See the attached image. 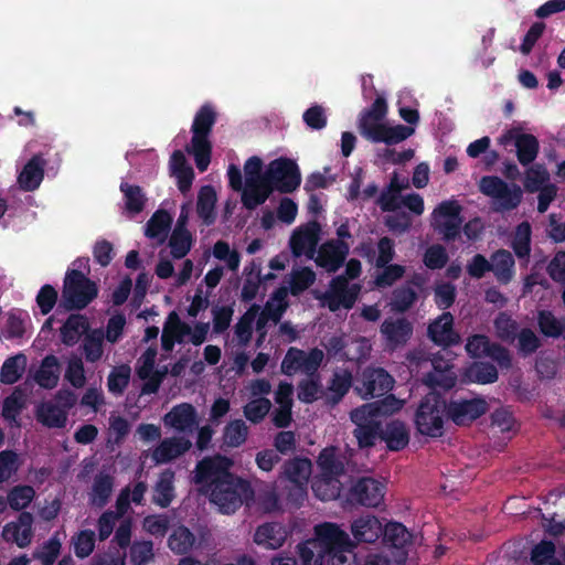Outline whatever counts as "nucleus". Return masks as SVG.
I'll return each instance as SVG.
<instances>
[{
	"mask_svg": "<svg viewBox=\"0 0 565 565\" xmlns=\"http://www.w3.org/2000/svg\"><path fill=\"white\" fill-rule=\"evenodd\" d=\"M388 110L386 98L377 95L369 108L360 113L358 129L360 135L366 140L379 143L384 142L393 146L406 140L414 134V128L396 125L388 126L382 120L386 117Z\"/></svg>",
	"mask_w": 565,
	"mask_h": 565,
	"instance_id": "obj_1",
	"label": "nucleus"
},
{
	"mask_svg": "<svg viewBox=\"0 0 565 565\" xmlns=\"http://www.w3.org/2000/svg\"><path fill=\"white\" fill-rule=\"evenodd\" d=\"M216 119L217 115L213 106L204 104L196 111L192 122V139L191 145L186 147V151L193 154L200 172H204L211 162L212 143L209 137Z\"/></svg>",
	"mask_w": 565,
	"mask_h": 565,
	"instance_id": "obj_2",
	"label": "nucleus"
},
{
	"mask_svg": "<svg viewBox=\"0 0 565 565\" xmlns=\"http://www.w3.org/2000/svg\"><path fill=\"white\" fill-rule=\"evenodd\" d=\"M362 271L361 262L351 258L345 266V274L333 277L330 288L319 299L331 312L338 311L341 307L351 309L359 297L361 287L358 284L349 285V279H356Z\"/></svg>",
	"mask_w": 565,
	"mask_h": 565,
	"instance_id": "obj_3",
	"label": "nucleus"
},
{
	"mask_svg": "<svg viewBox=\"0 0 565 565\" xmlns=\"http://www.w3.org/2000/svg\"><path fill=\"white\" fill-rule=\"evenodd\" d=\"M254 494V489L247 480L231 473L228 478L216 484L207 495L222 513L231 514L244 503L248 504L253 501Z\"/></svg>",
	"mask_w": 565,
	"mask_h": 565,
	"instance_id": "obj_4",
	"label": "nucleus"
},
{
	"mask_svg": "<svg viewBox=\"0 0 565 565\" xmlns=\"http://www.w3.org/2000/svg\"><path fill=\"white\" fill-rule=\"evenodd\" d=\"M98 296L97 284L78 269L65 274L60 306L67 311L85 309Z\"/></svg>",
	"mask_w": 565,
	"mask_h": 565,
	"instance_id": "obj_5",
	"label": "nucleus"
},
{
	"mask_svg": "<svg viewBox=\"0 0 565 565\" xmlns=\"http://www.w3.org/2000/svg\"><path fill=\"white\" fill-rule=\"evenodd\" d=\"M446 414V399L438 392H429L419 402L415 412V426L417 431L427 437L439 438L444 435V416Z\"/></svg>",
	"mask_w": 565,
	"mask_h": 565,
	"instance_id": "obj_6",
	"label": "nucleus"
},
{
	"mask_svg": "<svg viewBox=\"0 0 565 565\" xmlns=\"http://www.w3.org/2000/svg\"><path fill=\"white\" fill-rule=\"evenodd\" d=\"M316 540L324 553L327 565L335 563V558H349L353 555L354 543L349 534L335 523H322L316 526Z\"/></svg>",
	"mask_w": 565,
	"mask_h": 565,
	"instance_id": "obj_7",
	"label": "nucleus"
},
{
	"mask_svg": "<svg viewBox=\"0 0 565 565\" xmlns=\"http://www.w3.org/2000/svg\"><path fill=\"white\" fill-rule=\"evenodd\" d=\"M380 407L374 404H365L351 412V420L355 424L353 435L360 448H370L381 439L382 424L376 419Z\"/></svg>",
	"mask_w": 565,
	"mask_h": 565,
	"instance_id": "obj_8",
	"label": "nucleus"
},
{
	"mask_svg": "<svg viewBox=\"0 0 565 565\" xmlns=\"http://www.w3.org/2000/svg\"><path fill=\"white\" fill-rule=\"evenodd\" d=\"M461 212L462 206L456 200L443 201L434 210L431 226L445 242H455L460 237L463 223Z\"/></svg>",
	"mask_w": 565,
	"mask_h": 565,
	"instance_id": "obj_9",
	"label": "nucleus"
},
{
	"mask_svg": "<svg viewBox=\"0 0 565 565\" xmlns=\"http://www.w3.org/2000/svg\"><path fill=\"white\" fill-rule=\"evenodd\" d=\"M231 467L232 460L225 456L205 457L196 463L193 481L202 493L209 494L216 484L230 477Z\"/></svg>",
	"mask_w": 565,
	"mask_h": 565,
	"instance_id": "obj_10",
	"label": "nucleus"
},
{
	"mask_svg": "<svg viewBox=\"0 0 565 565\" xmlns=\"http://www.w3.org/2000/svg\"><path fill=\"white\" fill-rule=\"evenodd\" d=\"M264 178L273 188V191L280 193H291L297 190L301 183V174L298 164L285 157L269 162Z\"/></svg>",
	"mask_w": 565,
	"mask_h": 565,
	"instance_id": "obj_11",
	"label": "nucleus"
},
{
	"mask_svg": "<svg viewBox=\"0 0 565 565\" xmlns=\"http://www.w3.org/2000/svg\"><path fill=\"white\" fill-rule=\"evenodd\" d=\"M385 486L371 477L356 479L345 494L351 507L377 508L384 501Z\"/></svg>",
	"mask_w": 565,
	"mask_h": 565,
	"instance_id": "obj_12",
	"label": "nucleus"
},
{
	"mask_svg": "<svg viewBox=\"0 0 565 565\" xmlns=\"http://www.w3.org/2000/svg\"><path fill=\"white\" fill-rule=\"evenodd\" d=\"M489 405L481 397L451 398L446 401V415L457 426L470 425L488 412Z\"/></svg>",
	"mask_w": 565,
	"mask_h": 565,
	"instance_id": "obj_13",
	"label": "nucleus"
},
{
	"mask_svg": "<svg viewBox=\"0 0 565 565\" xmlns=\"http://www.w3.org/2000/svg\"><path fill=\"white\" fill-rule=\"evenodd\" d=\"M466 351L472 358L489 356L503 367L511 365V356L508 349L491 342L484 334L469 337L466 343Z\"/></svg>",
	"mask_w": 565,
	"mask_h": 565,
	"instance_id": "obj_14",
	"label": "nucleus"
},
{
	"mask_svg": "<svg viewBox=\"0 0 565 565\" xmlns=\"http://www.w3.org/2000/svg\"><path fill=\"white\" fill-rule=\"evenodd\" d=\"M510 141L514 143L520 164L527 167L534 162L540 152V142L534 135L510 129L500 137V142L508 145Z\"/></svg>",
	"mask_w": 565,
	"mask_h": 565,
	"instance_id": "obj_15",
	"label": "nucleus"
},
{
	"mask_svg": "<svg viewBox=\"0 0 565 565\" xmlns=\"http://www.w3.org/2000/svg\"><path fill=\"white\" fill-rule=\"evenodd\" d=\"M349 253L348 242L328 239L320 246L316 263L328 273H335L343 266Z\"/></svg>",
	"mask_w": 565,
	"mask_h": 565,
	"instance_id": "obj_16",
	"label": "nucleus"
},
{
	"mask_svg": "<svg viewBox=\"0 0 565 565\" xmlns=\"http://www.w3.org/2000/svg\"><path fill=\"white\" fill-rule=\"evenodd\" d=\"M413 324L406 318H386L380 328L386 347L395 350L407 343L413 334Z\"/></svg>",
	"mask_w": 565,
	"mask_h": 565,
	"instance_id": "obj_17",
	"label": "nucleus"
},
{
	"mask_svg": "<svg viewBox=\"0 0 565 565\" xmlns=\"http://www.w3.org/2000/svg\"><path fill=\"white\" fill-rule=\"evenodd\" d=\"M33 521L32 513L22 511L17 521L4 525L2 537L7 542L15 543L21 548L29 546L33 537Z\"/></svg>",
	"mask_w": 565,
	"mask_h": 565,
	"instance_id": "obj_18",
	"label": "nucleus"
},
{
	"mask_svg": "<svg viewBox=\"0 0 565 565\" xmlns=\"http://www.w3.org/2000/svg\"><path fill=\"white\" fill-rule=\"evenodd\" d=\"M427 333L435 344L445 348L458 344L460 341L459 334L454 330V317L450 312H443L430 322Z\"/></svg>",
	"mask_w": 565,
	"mask_h": 565,
	"instance_id": "obj_19",
	"label": "nucleus"
},
{
	"mask_svg": "<svg viewBox=\"0 0 565 565\" xmlns=\"http://www.w3.org/2000/svg\"><path fill=\"white\" fill-rule=\"evenodd\" d=\"M431 365L433 370L423 377L424 384L431 388V392H437L438 388L451 390L457 383V375L452 371V366L443 359L433 360Z\"/></svg>",
	"mask_w": 565,
	"mask_h": 565,
	"instance_id": "obj_20",
	"label": "nucleus"
},
{
	"mask_svg": "<svg viewBox=\"0 0 565 565\" xmlns=\"http://www.w3.org/2000/svg\"><path fill=\"white\" fill-rule=\"evenodd\" d=\"M320 232L321 226L317 221L309 222L307 225L294 231L289 241L294 256L300 257L307 250L313 253L319 242Z\"/></svg>",
	"mask_w": 565,
	"mask_h": 565,
	"instance_id": "obj_21",
	"label": "nucleus"
},
{
	"mask_svg": "<svg viewBox=\"0 0 565 565\" xmlns=\"http://www.w3.org/2000/svg\"><path fill=\"white\" fill-rule=\"evenodd\" d=\"M393 376L382 367L367 370L363 373L364 397L383 396L393 388Z\"/></svg>",
	"mask_w": 565,
	"mask_h": 565,
	"instance_id": "obj_22",
	"label": "nucleus"
},
{
	"mask_svg": "<svg viewBox=\"0 0 565 565\" xmlns=\"http://www.w3.org/2000/svg\"><path fill=\"white\" fill-rule=\"evenodd\" d=\"M273 193V188L265 178L257 181L248 178L245 180L241 200L246 210L253 211L259 205H263Z\"/></svg>",
	"mask_w": 565,
	"mask_h": 565,
	"instance_id": "obj_23",
	"label": "nucleus"
},
{
	"mask_svg": "<svg viewBox=\"0 0 565 565\" xmlns=\"http://www.w3.org/2000/svg\"><path fill=\"white\" fill-rule=\"evenodd\" d=\"M46 160L42 154H34L18 175V183L23 191H35L44 178Z\"/></svg>",
	"mask_w": 565,
	"mask_h": 565,
	"instance_id": "obj_24",
	"label": "nucleus"
},
{
	"mask_svg": "<svg viewBox=\"0 0 565 565\" xmlns=\"http://www.w3.org/2000/svg\"><path fill=\"white\" fill-rule=\"evenodd\" d=\"M311 461L308 458L296 457L287 460L282 466V475L297 486L299 494L303 498L306 487L311 475Z\"/></svg>",
	"mask_w": 565,
	"mask_h": 565,
	"instance_id": "obj_25",
	"label": "nucleus"
},
{
	"mask_svg": "<svg viewBox=\"0 0 565 565\" xmlns=\"http://www.w3.org/2000/svg\"><path fill=\"white\" fill-rule=\"evenodd\" d=\"M351 533L359 543H374L383 533L380 520L374 515H362L351 524Z\"/></svg>",
	"mask_w": 565,
	"mask_h": 565,
	"instance_id": "obj_26",
	"label": "nucleus"
},
{
	"mask_svg": "<svg viewBox=\"0 0 565 565\" xmlns=\"http://www.w3.org/2000/svg\"><path fill=\"white\" fill-rule=\"evenodd\" d=\"M286 527L278 522H268L257 527L254 542L267 550H277L287 539Z\"/></svg>",
	"mask_w": 565,
	"mask_h": 565,
	"instance_id": "obj_27",
	"label": "nucleus"
},
{
	"mask_svg": "<svg viewBox=\"0 0 565 565\" xmlns=\"http://www.w3.org/2000/svg\"><path fill=\"white\" fill-rule=\"evenodd\" d=\"M192 447L185 437L164 438L153 450L152 458L157 463H167L184 455Z\"/></svg>",
	"mask_w": 565,
	"mask_h": 565,
	"instance_id": "obj_28",
	"label": "nucleus"
},
{
	"mask_svg": "<svg viewBox=\"0 0 565 565\" xmlns=\"http://www.w3.org/2000/svg\"><path fill=\"white\" fill-rule=\"evenodd\" d=\"M89 322L84 315L71 313L60 329V338L66 347H74L82 335L89 331Z\"/></svg>",
	"mask_w": 565,
	"mask_h": 565,
	"instance_id": "obj_29",
	"label": "nucleus"
},
{
	"mask_svg": "<svg viewBox=\"0 0 565 565\" xmlns=\"http://www.w3.org/2000/svg\"><path fill=\"white\" fill-rule=\"evenodd\" d=\"M164 423L178 431L191 430L198 424L196 411L192 404L182 403L164 416Z\"/></svg>",
	"mask_w": 565,
	"mask_h": 565,
	"instance_id": "obj_30",
	"label": "nucleus"
},
{
	"mask_svg": "<svg viewBox=\"0 0 565 565\" xmlns=\"http://www.w3.org/2000/svg\"><path fill=\"white\" fill-rule=\"evenodd\" d=\"M352 373L347 370H335L327 386L326 401L331 406L339 404L352 386Z\"/></svg>",
	"mask_w": 565,
	"mask_h": 565,
	"instance_id": "obj_31",
	"label": "nucleus"
},
{
	"mask_svg": "<svg viewBox=\"0 0 565 565\" xmlns=\"http://www.w3.org/2000/svg\"><path fill=\"white\" fill-rule=\"evenodd\" d=\"M319 476L340 478L345 472L344 462L338 454V448L330 446L323 448L318 458Z\"/></svg>",
	"mask_w": 565,
	"mask_h": 565,
	"instance_id": "obj_32",
	"label": "nucleus"
},
{
	"mask_svg": "<svg viewBox=\"0 0 565 565\" xmlns=\"http://www.w3.org/2000/svg\"><path fill=\"white\" fill-rule=\"evenodd\" d=\"M115 479L103 471L95 475L89 492V504L95 508H104L109 502L114 490Z\"/></svg>",
	"mask_w": 565,
	"mask_h": 565,
	"instance_id": "obj_33",
	"label": "nucleus"
},
{
	"mask_svg": "<svg viewBox=\"0 0 565 565\" xmlns=\"http://www.w3.org/2000/svg\"><path fill=\"white\" fill-rule=\"evenodd\" d=\"M381 440L386 443L391 451L403 450L409 443V433L406 425L401 420H391L382 427Z\"/></svg>",
	"mask_w": 565,
	"mask_h": 565,
	"instance_id": "obj_34",
	"label": "nucleus"
},
{
	"mask_svg": "<svg viewBox=\"0 0 565 565\" xmlns=\"http://www.w3.org/2000/svg\"><path fill=\"white\" fill-rule=\"evenodd\" d=\"M58 379V359L53 354H49L42 360V363L34 375V380L41 387L51 390L57 385Z\"/></svg>",
	"mask_w": 565,
	"mask_h": 565,
	"instance_id": "obj_35",
	"label": "nucleus"
},
{
	"mask_svg": "<svg viewBox=\"0 0 565 565\" xmlns=\"http://www.w3.org/2000/svg\"><path fill=\"white\" fill-rule=\"evenodd\" d=\"M216 200V192L212 185H203L200 189L196 202V213L207 226L215 222Z\"/></svg>",
	"mask_w": 565,
	"mask_h": 565,
	"instance_id": "obj_36",
	"label": "nucleus"
},
{
	"mask_svg": "<svg viewBox=\"0 0 565 565\" xmlns=\"http://www.w3.org/2000/svg\"><path fill=\"white\" fill-rule=\"evenodd\" d=\"M36 419L45 427L63 428L67 422V413L52 402H44L36 409Z\"/></svg>",
	"mask_w": 565,
	"mask_h": 565,
	"instance_id": "obj_37",
	"label": "nucleus"
},
{
	"mask_svg": "<svg viewBox=\"0 0 565 565\" xmlns=\"http://www.w3.org/2000/svg\"><path fill=\"white\" fill-rule=\"evenodd\" d=\"M172 217L166 210H157L146 224L145 235L162 243L171 228Z\"/></svg>",
	"mask_w": 565,
	"mask_h": 565,
	"instance_id": "obj_38",
	"label": "nucleus"
},
{
	"mask_svg": "<svg viewBox=\"0 0 565 565\" xmlns=\"http://www.w3.org/2000/svg\"><path fill=\"white\" fill-rule=\"evenodd\" d=\"M174 473L171 470L163 471L153 487L152 502L160 508H168L174 498Z\"/></svg>",
	"mask_w": 565,
	"mask_h": 565,
	"instance_id": "obj_39",
	"label": "nucleus"
},
{
	"mask_svg": "<svg viewBox=\"0 0 565 565\" xmlns=\"http://www.w3.org/2000/svg\"><path fill=\"white\" fill-rule=\"evenodd\" d=\"M311 489L321 501H331L340 497L342 483L338 478L317 476L312 480Z\"/></svg>",
	"mask_w": 565,
	"mask_h": 565,
	"instance_id": "obj_40",
	"label": "nucleus"
},
{
	"mask_svg": "<svg viewBox=\"0 0 565 565\" xmlns=\"http://www.w3.org/2000/svg\"><path fill=\"white\" fill-rule=\"evenodd\" d=\"M492 269L497 279L502 284H508L513 276L514 259L507 249H499L492 255Z\"/></svg>",
	"mask_w": 565,
	"mask_h": 565,
	"instance_id": "obj_41",
	"label": "nucleus"
},
{
	"mask_svg": "<svg viewBox=\"0 0 565 565\" xmlns=\"http://www.w3.org/2000/svg\"><path fill=\"white\" fill-rule=\"evenodd\" d=\"M25 364L26 358L22 353L8 358L0 370V382L8 385L18 382L24 372Z\"/></svg>",
	"mask_w": 565,
	"mask_h": 565,
	"instance_id": "obj_42",
	"label": "nucleus"
},
{
	"mask_svg": "<svg viewBox=\"0 0 565 565\" xmlns=\"http://www.w3.org/2000/svg\"><path fill=\"white\" fill-rule=\"evenodd\" d=\"M120 191L124 193L125 207L128 213L135 215L143 211L147 199L141 186L121 182Z\"/></svg>",
	"mask_w": 565,
	"mask_h": 565,
	"instance_id": "obj_43",
	"label": "nucleus"
},
{
	"mask_svg": "<svg viewBox=\"0 0 565 565\" xmlns=\"http://www.w3.org/2000/svg\"><path fill=\"white\" fill-rule=\"evenodd\" d=\"M532 228L527 221L521 222L516 228L512 241V249L518 258L527 259L531 254Z\"/></svg>",
	"mask_w": 565,
	"mask_h": 565,
	"instance_id": "obj_44",
	"label": "nucleus"
},
{
	"mask_svg": "<svg viewBox=\"0 0 565 565\" xmlns=\"http://www.w3.org/2000/svg\"><path fill=\"white\" fill-rule=\"evenodd\" d=\"M194 543V534L184 525L175 527L168 539L169 548L181 555L190 552Z\"/></svg>",
	"mask_w": 565,
	"mask_h": 565,
	"instance_id": "obj_45",
	"label": "nucleus"
},
{
	"mask_svg": "<svg viewBox=\"0 0 565 565\" xmlns=\"http://www.w3.org/2000/svg\"><path fill=\"white\" fill-rule=\"evenodd\" d=\"M382 535L384 542L395 548L405 547L412 539L406 526L399 522H388L385 527H383Z\"/></svg>",
	"mask_w": 565,
	"mask_h": 565,
	"instance_id": "obj_46",
	"label": "nucleus"
},
{
	"mask_svg": "<svg viewBox=\"0 0 565 565\" xmlns=\"http://www.w3.org/2000/svg\"><path fill=\"white\" fill-rule=\"evenodd\" d=\"M494 329L497 337L504 342H513L516 339L519 331V323L504 311H501L495 317Z\"/></svg>",
	"mask_w": 565,
	"mask_h": 565,
	"instance_id": "obj_47",
	"label": "nucleus"
},
{
	"mask_svg": "<svg viewBox=\"0 0 565 565\" xmlns=\"http://www.w3.org/2000/svg\"><path fill=\"white\" fill-rule=\"evenodd\" d=\"M297 548L302 565H327L324 553L316 539L298 544Z\"/></svg>",
	"mask_w": 565,
	"mask_h": 565,
	"instance_id": "obj_48",
	"label": "nucleus"
},
{
	"mask_svg": "<svg viewBox=\"0 0 565 565\" xmlns=\"http://www.w3.org/2000/svg\"><path fill=\"white\" fill-rule=\"evenodd\" d=\"M35 497L33 487L26 484L14 486L7 495L9 507L14 511H22Z\"/></svg>",
	"mask_w": 565,
	"mask_h": 565,
	"instance_id": "obj_49",
	"label": "nucleus"
},
{
	"mask_svg": "<svg viewBox=\"0 0 565 565\" xmlns=\"http://www.w3.org/2000/svg\"><path fill=\"white\" fill-rule=\"evenodd\" d=\"M258 309L259 307L257 305H253L235 324L234 332L241 347H246L252 340L253 322Z\"/></svg>",
	"mask_w": 565,
	"mask_h": 565,
	"instance_id": "obj_50",
	"label": "nucleus"
},
{
	"mask_svg": "<svg viewBox=\"0 0 565 565\" xmlns=\"http://www.w3.org/2000/svg\"><path fill=\"white\" fill-rule=\"evenodd\" d=\"M248 436V427L242 419H234L224 427V443L232 448L242 446Z\"/></svg>",
	"mask_w": 565,
	"mask_h": 565,
	"instance_id": "obj_51",
	"label": "nucleus"
},
{
	"mask_svg": "<svg viewBox=\"0 0 565 565\" xmlns=\"http://www.w3.org/2000/svg\"><path fill=\"white\" fill-rule=\"evenodd\" d=\"M467 376L473 383L490 384L498 380V370L492 363L475 362L467 371Z\"/></svg>",
	"mask_w": 565,
	"mask_h": 565,
	"instance_id": "obj_52",
	"label": "nucleus"
},
{
	"mask_svg": "<svg viewBox=\"0 0 565 565\" xmlns=\"http://www.w3.org/2000/svg\"><path fill=\"white\" fill-rule=\"evenodd\" d=\"M24 406V393L20 387H15L13 392L3 399L2 417L9 422H17Z\"/></svg>",
	"mask_w": 565,
	"mask_h": 565,
	"instance_id": "obj_53",
	"label": "nucleus"
},
{
	"mask_svg": "<svg viewBox=\"0 0 565 565\" xmlns=\"http://www.w3.org/2000/svg\"><path fill=\"white\" fill-rule=\"evenodd\" d=\"M131 375L128 364H121L111 370L107 379V387L114 395H121L127 388Z\"/></svg>",
	"mask_w": 565,
	"mask_h": 565,
	"instance_id": "obj_54",
	"label": "nucleus"
},
{
	"mask_svg": "<svg viewBox=\"0 0 565 565\" xmlns=\"http://www.w3.org/2000/svg\"><path fill=\"white\" fill-rule=\"evenodd\" d=\"M537 326L540 332L547 338L557 339L564 332L563 323L550 310L537 312Z\"/></svg>",
	"mask_w": 565,
	"mask_h": 565,
	"instance_id": "obj_55",
	"label": "nucleus"
},
{
	"mask_svg": "<svg viewBox=\"0 0 565 565\" xmlns=\"http://www.w3.org/2000/svg\"><path fill=\"white\" fill-rule=\"evenodd\" d=\"M96 543V534L93 530H82L72 537V544L76 557L83 559L88 557Z\"/></svg>",
	"mask_w": 565,
	"mask_h": 565,
	"instance_id": "obj_56",
	"label": "nucleus"
},
{
	"mask_svg": "<svg viewBox=\"0 0 565 565\" xmlns=\"http://www.w3.org/2000/svg\"><path fill=\"white\" fill-rule=\"evenodd\" d=\"M103 338L100 330H94L85 335L82 348L87 362L94 363L102 358Z\"/></svg>",
	"mask_w": 565,
	"mask_h": 565,
	"instance_id": "obj_57",
	"label": "nucleus"
},
{
	"mask_svg": "<svg viewBox=\"0 0 565 565\" xmlns=\"http://www.w3.org/2000/svg\"><path fill=\"white\" fill-rule=\"evenodd\" d=\"M169 246L171 255L175 259L186 256L192 246V235L189 231L173 230L170 236Z\"/></svg>",
	"mask_w": 565,
	"mask_h": 565,
	"instance_id": "obj_58",
	"label": "nucleus"
},
{
	"mask_svg": "<svg viewBox=\"0 0 565 565\" xmlns=\"http://www.w3.org/2000/svg\"><path fill=\"white\" fill-rule=\"evenodd\" d=\"M270 407L271 403L268 398L258 397L248 402L244 406L243 413L247 420L253 424H259L269 413Z\"/></svg>",
	"mask_w": 565,
	"mask_h": 565,
	"instance_id": "obj_59",
	"label": "nucleus"
},
{
	"mask_svg": "<svg viewBox=\"0 0 565 565\" xmlns=\"http://www.w3.org/2000/svg\"><path fill=\"white\" fill-rule=\"evenodd\" d=\"M316 280L315 271L309 267H302L295 270L289 282V291L292 296H298L308 289Z\"/></svg>",
	"mask_w": 565,
	"mask_h": 565,
	"instance_id": "obj_60",
	"label": "nucleus"
},
{
	"mask_svg": "<svg viewBox=\"0 0 565 565\" xmlns=\"http://www.w3.org/2000/svg\"><path fill=\"white\" fill-rule=\"evenodd\" d=\"M417 300V292L411 286H402L393 291L392 306L397 312L407 311Z\"/></svg>",
	"mask_w": 565,
	"mask_h": 565,
	"instance_id": "obj_61",
	"label": "nucleus"
},
{
	"mask_svg": "<svg viewBox=\"0 0 565 565\" xmlns=\"http://www.w3.org/2000/svg\"><path fill=\"white\" fill-rule=\"evenodd\" d=\"M129 557L134 565H147L153 558V543L135 541L130 545Z\"/></svg>",
	"mask_w": 565,
	"mask_h": 565,
	"instance_id": "obj_62",
	"label": "nucleus"
},
{
	"mask_svg": "<svg viewBox=\"0 0 565 565\" xmlns=\"http://www.w3.org/2000/svg\"><path fill=\"white\" fill-rule=\"evenodd\" d=\"M448 259L447 250L440 244L429 246L423 257L425 266L431 270L444 268Z\"/></svg>",
	"mask_w": 565,
	"mask_h": 565,
	"instance_id": "obj_63",
	"label": "nucleus"
},
{
	"mask_svg": "<svg viewBox=\"0 0 565 565\" xmlns=\"http://www.w3.org/2000/svg\"><path fill=\"white\" fill-rule=\"evenodd\" d=\"M522 190L518 184L507 185L501 195H498V202L501 211H511L516 209L522 201Z\"/></svg>",
	"mask_w": 565,
	"mask_h": 565,
	"instance_id": "obj_64",
	"label": "nucleus"
}]
</instances>
